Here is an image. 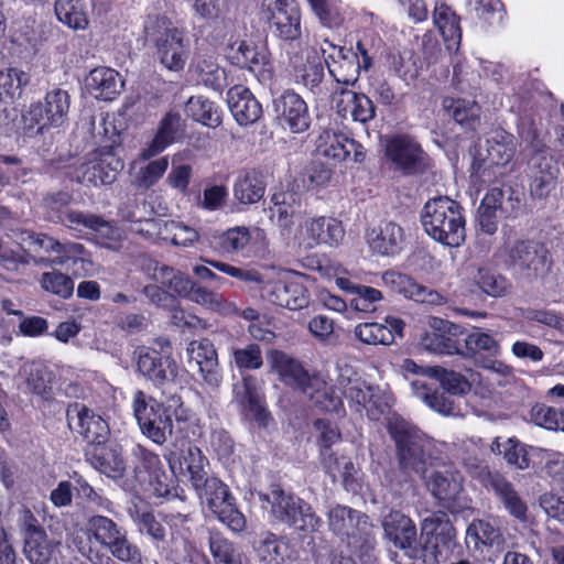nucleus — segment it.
I'll list each match as a JSON object with an SVG mask.
<instances>
[{"label":"nucleus","instance_id":"nucleus-1","mask_svg":"<svg viewBox=\"0 0 564 564\" xmlns=\"http://www.w3.org/2000/svg\"><path fill=\"white\" fill-rule=\"evenodd\" d=\"M387 430L395 445L398 470L388 475L392 487H402L412 475L423 477L427 468L426 438L412 423L397 413L387 416Z\"/></svg>","mask_w":564,"mask_h":564},{"label":"nucleus","instance_id":"nucleus-2","mask_svg":"<svg viewBox=\"0 0 564 564\" xmlns=\"http://www.w3.org/2000/svg\"><path fill=\"white\" fill-rule=\"evenodd\" d=\"M421 220L425 232L445 246L459 247L465 241L463 208L447 196L435 197L426 202Z\"/></svg>","mask_w":564,"mask_h":564},{"label":"nucleus","instance_id":"nucleus-3","mask_svg":"<svg viewBox=\"0 0 564 564\" xmlns=\"http://www.w3.org/2000/svg\"><path fill=\"white\" fill-rule=\"evenodd\" d=\"M145 37L153 44L161 64L173 72L184 69L189 56L186 33L166 18L156 17L145 25Z\"/></svg>","mask_w":564,"mask_h":564},{"label":"nucleus","instance_id":"nucleus-4","mask_svg":"<svg viewBox=\"0 0 564 564\" xmlns=\"http://www.w3.org/2000/svg\"><path fill=\"white\" fill-rule=\"evenodd\" d=\"M165 405L139 390L134 393L133 411L141 432L158 445H163L173 433V406H181V398H171Z\"/></svg>","mask_w":564,"mask_h":564},{"label":"nucleus","instance_id":"nucleus-5","mask_svg":"<svg viewBox=\"0 0 564 564\" xmlns=\"http://www.w3.org/2000/svg\"><path fill=\"white\" fill-rule=\"evenodd\" d=\"M507 263L527 283L543 282L553 260L549 249L531 239H518L507 247Z\"/></svg>","mask_w":564,"mask_h":564},{"label":"nucleus","instance_id":"nucleus-6","mask_svg":"<svg viewBox=\"0 0 564 564\" xmlns=\"http://www.w3.org/2000/svg\"><path fill=\"white\" fill-rule=\"evenodd\" d=\"M192 488L198 498L206 502L213 514L228 529L235 533H240L246 529L245 516L237 508L229 487L219 478L207 474Z\"/></svg>","mask_w":564,"mask_h":564},{"label":"nucleus","instance_id":"nucleus-7","mask_svg":"<svg viewBox=\"0 0 564 564\" xmlns=\"http://www.w3.org/2000/svg\"><path fill=\"white\" fill-rule=\"evenodd\" d=\"M271 514L275 520L306 533L316 532L322 524L311 505L282 487L273 490Z\"/></svg>","mask_w":564,"mask_h":564},{"label":"nucleus","instance_id":"nucleus-8","mask_svg":"<svg viewBox=\"0 0 564 564\" xmlns=\"http://www.w3.org/2000/svg\"><path fill=\"white\" fill-rule=\"evenodd\" d=\"M421 557L432 556L435 561L446 557L457 545L456 530L445 511H435L420 524Z\"/></svg>","mask_w":564,"mask_h":564},{"label":"nucleus","instance_id":"nucleus-9","mask_svg":"<svg viewBox=\"0 0 564 564\" xmlns=\"http://www.w3.org/2000/svg\"><path fill=\"white\" fill-rule=\"evenodd\" d=\"M532 147L534 153L528 162L529 191L533 199L545 200L557 186L560 167L542 143Z\"/></svg>","mask_w":564,"mask_h":564},{"label":"nucleus","instance_id":"nucleus-10","mask_svg":"<svg viewBox=\"0 0 564 564\" xmlns=\"http://www.w3.org/2000/svg\"><path fill=\"white\" fill-rule=\"evenodd\" d=\"M384 538L410 560L421 557L417 530L414 521L401 511L392 510L382 519Z\"/></svg>","mask_w":564,"mask_h":564},{"label":"nucleus","instance_id":"nucleus-11","mask_svg":"<svg viewBox=\"0 0 564 564\" xmlns=\"http://www.w3.org/2000/svg\"><path fill=\"white\" fill-rule=\"evenodd\" d=\"M425 487L442 507L454 512L464 494V477L453 467L433 470L425 477Z\"/></svg>","mask_w":564,"mask_h":564},{"label":"nucleus","instance_id":"nucleus-12","mask_svg":"<svg viewBox=\"0 0 564 564\" xmlns=\"http://www.w3.org/2000/svg\"><path fill=\"white\" fill-rule=\"evenodd\" d=\"M68 426L89 444L100 445L106 442L109 427L107 422L83 403L74 402L66 411Z\"/></svg>","mask_w":564,"mask_h":564},{"label":"nucleus","instance_id":"nucleus-13","mask_svg":"<svg viewBox=\"0 0 564 564\" xmlns=\"http://www.w3.org/2000/svg\"><path fill=\"white\" fill-rule=\"evenodd\" d=\"M170 468L174 475L188 478L191 486L200 481L208 473V459L203 452L189 442L182 448L171 451L166 456Z\"/></svg>","mask_w":564,"mask_h":564},{"label":"nucleus","instance_id":"nucleus-14","mask_svg":"<svg viewBox=\"0 0 564 564\" xmlns=\"http://www.w3.org/2000/svg\"><path fill=\"white\" fill-rule=\"evenodd\" d=\"M268 362L284 383L312 397L308 390L314 388L318 380L311 377L299 360L284 351L273 349L268 355Z\"/></svg>","mask_w":564,"mask_h":564},{"label":"nucleus","instance_id":"nucleus-15","mask_svg":"<svg viewBox=\"0 0 564 564\" xmlns=\"http://www.w3.org/2000/svg\"><path fill=\"white\" fill-rule=\"evenodd\" d=\"M386 155L395 169L404 174L422 172L425 165V154L421 145L406 135L392 138L387 142Z\"/></svg>","mask_w":564,"mask_h":564},{"label":"nucleus","instance_id":"nucleus-16","mask_svg":"<svg viewBox=\"0 0 564 564\" xmlns=\"http://www.w3.org/2000/svg\"><path fill=\"white\" fill-rule=\"evenodd\" d=\"M332 102L336 113L343 119L366 123L375 118L376 108L372 100L361 93L347 87H337L332 93Z\"/></svg>","mask_w":564,"mask_h":564},{"label":"nucleus","instance_id":"nucleus-17","mask_svg":"<svg viewBox=\"0 0 564 564\" xmlns=\"http://www.w3.org/2000/svg\"><path fill=\"white\" fill-rule=\"evenodd\" d=\"M234 393L247 415H250L259 427H267L271 414L265 406L257 378L251 375L243 376L241 381L235 384Z\"/></svg>","mask_w":564,"mask_h":564},{"label":"nucleus","instance_id":"nucleus-18","mask_svg":"<svg viewBox=\"0 0 564 564\" xmlns=\"http://www.w3.org/2000/svg\"><path fill=\"white\" fill-rule=\"evenodd\" d=\"M274 109L280 126L293 133H301L310 127V115L304 99L292 90L274 100Z\"/></svg>","mask_w":564,"mask_h":564},{"label":"nucleus","instance_id":"nucleus-19","mask_svg":"<svg viewBox=\"0 0 564 564\" xmlns=\"http://www.w3.org/2000/svg\"><path fill=\"white\" fill-rule=\"evenodd\" d=\"M188 362L198 368L204 382L217 389L223 380L219 371L218 355L214 344L207 339L193 340L187 347Z\"/></svg>","mask_w":564,"mask_h":564},{"label":"nucleus","instance_id":"nucleus-20","mask_svg":"<svg viewBox=\"0 0 564 564\" xmlns=\"http://www.w3.org/2000/svg\"><path fill=\"white\" fill-rule=\"evenodd\" d=\"M123 169V162L111 153L94 158L75 170L77 182L86 185L111 184Z\"/></svg>","mask_w":564,"mask_h":564},{"label":"nucleus","instance_id":"nucleus-21","mask_svg":"<svg viewBox=\"0 0 564 564\" xmlns=\"http://www.w3.org/2000/svg\"><path fill=\"white\" fill-rule=\"evenodd\" d=\"M138 371L156 386L176 377V364L153 348L140 347L134 351Z\"/></svg>","mask_w":564,"mask_h":564},{"label":"nucleus","instance_id":"nucleus-22","mask_svg":"<svg viewBox=\"0 0 564 564\" xmlns=\"http://www.w3.org/2000/svg\"><path fill=\"white\" fill-rule=\"evenodd\" d=\"M330 47L333 51L325 57L330 76L339 85L354 86L358 82L361 68L357 53L344 46L330 44Z\"/></svg>","mask_w":564,"mask_h":564},{"label":"nucleus","instance_id":"nucleus-23","mask_svg":"<svg viewBox=\"0 0 564 564\" xmlns=\"http://www.w3.org/2000/svg\"><path fill=\"white\" fill-rule=\"evenodd\" d=\"M263 297L289 310H302L308 305L306 288L299 281H272L263 286Z\"/></svg>","mask_w":564,"mask_h":564},{"label":"nucleus","instance_id":"nucleus-24","mask_svg":"<svg viewBox=\"0 0 564 564\" xmlns=\"http://www.w3.org/2000/svg\"><path fill=\"white\" fill-rule=\"evenodd\" d=\"M69 109V96L67 91L54 89L46 94L45 102L31 106L29 116L31 121L46 126H61Z\"/></svg>","mask_w":564,"mask_h":564},{"label":"nucleus","instance_id":"nucleus-25","mask_svg":"<svg viewBox=\"0 0 564 564\" xmlns=\"http://www.w3.org/2000/svg\"><path fill=\"white\" fill-rule=\"evenodd\" d=\"M382 280L392 292L402 294L406 299L429 304H441L443 301V296L438 292L427 289L406 274L387 271L383 273Z\"/></svg>","mask_w":564,"mask_h":564},{"label":"nucleus","instance_id":"nucleus-26","mask_svg":"<svg viewBox=\"0 0 564 564\" xmlns=\"http://www.w3.org/2000/svg\"><path fill=\"white\" fill-rule=\"evenodd\" d=\"M231 115L240 126L257 122L262 116V106L245 86L236 85L227 93Z\"/></svg>","mask_w":564,"mask_h":564},{"label":"nucleus","instance_id":"nucleus-27","mask_svg":"<svg viewBox=\"0 0 564 564\" xmlns=\"http://www.w3.org/2000/svg\"><path fill=\"white\" fill-rule=\"evenodd\" d=\"M191 73L197 84L215 91H221L227 86L226 72L219 66L214 54L197 51L191 63Z\"/></svg>","mask_w":564,"mask_h":564},{"label":"nucleus","instance_id":"nucleus-28","mask_svg":"<svg viewBox=\"0 0 564 564\" xmlns=\"http://www.w3.org/2000/svg\"><path fill=\"white\" fill-rule=\"evenodd\" d=\"M294 69V78L297 85H302L315 96L322 94L324 79V65L315 51L307 52L305 61L300 55L291 57Z\"/></svg>","mask_w":564,"mask_h":564},{"label":"nucleus","instance_id":"nucleus-29","mask_svg":"<svg viewBox=\"0 0 564 564\" xmlns=\"http://www.w3.org/2000/svg\"><path fill=\"white\" fill-rule=\"evenodd\" d=\"M403 229L394 221H381L367 232L370 249L380 256H393L401 250Z\"/></svg>","mask_w":564,"mask_h":564},{"label":"nucleus","instance_id":"nucleus-30","mask_svg":"<svg viewBox=\"0 0 564 564\" xmlns=\"http://www.w3.org/2000/svg\"><path fill=\"white\" fill-rule=\"evenodd\" d=\"M376 535L377 528L365 513L364 517L358 518L355 528L345 539V542L360 561L368 562L375 557L377 546Z\"/></svg>","mask_w":564,"mask_h":564},{"label":"nucleus","instance_id":"nucleus-31","mask_svg":"<svg viewBox=\"0 0 564 564\" xmlns=\"http://www.w3.org/2000/svg\"><path fill=\"white\" fill-rule=\"evenodd\" d=\"M484 486L494 492L496 498L511 516L521 520L525 518V502L522 500L512 482L502 474L495 471Z\"/></svg>","mask_w":564,"mask_h":564},{"label":"nucleus","instance_id":"nucleus-32","mask_svg":"<svg viewBox=\"0 0 564 564\" xmlns=\"http://www.w3.org/2000/svg\"><path fill=\"white\" fill-rule=\"evenodd\" d=\"M86 87L97 99L111 100L123 87L120 74L108 67L94 68L86 77Z\"/></svg>","mask_w":564,"mask_h":564},{"label":"nucleus","instance_id":"nucleus-33","mask_svg":"<svg viewBox=\"0 0 564 564\" xmlns=\"http://www.w3.org/2000/svg\"><path fill=\"white\" fill-rule=\"evenodd\" d=\"M341 221L332 217H318L306 224V235L311 240L310 247L317 245H338L344 238Z\"/></svg>","mask_w":564,"mask_h":564},{"label":"nucleus","instance_id":"nucleus-34","mask_svg":"<svg viewBox=\"0 0 564 564\" xmlns=\"http://www.w3.org/2000/svg\"><path fill=\"white\" fill-rule=\"evenodd\" d=\"M411 388L413 393L432 410L443 415L455 416L460 414V409L455 400L444 390H431L422 379L413 380Z\"/></svg>","mask_w":564,"mask_h":564},{"label":"nucleus","instance_id":"nucleus-35","mask_svg":"<svg viewBox=\"0 0 564 564\" xmlns=\"http://www.w3.org/2000/svg\"><path fill=\"white\" fill-rule=\"evenodd\" d=\"M182 132V118L178 113L169 112L162 119L160 129L151 143L142 150L141 158L149 160L164 151Z\"/></svg>","mask_w":564,"mask_h":564},{"label":"nucleus","instance_id":"nucleus-36","mask_svg":"<svg viewBox=\"0 0 564 564\" xmlns=\"http://www.w3.org/2000/svg\"><path fill=\"white\" fill-rule=\"evenodd\" d=\"M443 110L458 124L474 129L480 122V106L474 100L445 97L442 101Z\"/></svg>","mask_w":564,"mask_h":564},{"label":"nucleus","instance_id":"nucleus-37","mask_svg":"<svg viewBox=\"0 0 564 564\" xmlns=\"http://www.w3.org/2000/svg\"><path fill=\"white\" fill-rule=\"evenodd\" d=\"M231 61L241 68L256 70L265 67L270 63V54L265 46L252 42L240 41L235 48L232 46Z\"/></svg>","mask_w":564,"mask_h":564},{"label":"nucleus","instance_id":"nucleus-38","mask_svg":"<svg viewBox=\"0 0 564 564\" xmlns=\"http://www.w3.org/2000/svg\"><path fill=\"white\" fill-rule=\"evenodd\" d=\"M264 191L263 177L256 171L241 174L234 184V197L246 205L258 203L263 197Z\"/></svg>","mask_w":564,"mask_h":564},{"label":"nucleus","instance_id":"nucleus-39","mask_svg":"<svg viewBox=\"0 0 564 564\" xmlns=\"http://www.w3.org/2000/svg\"><path fill=\"white\" fill-rule=\"evenodd\" d=\"M91 464L100 473L111 478L121 477L126 469L121 448L116 445L97 447L91 457Z\"/></svg>","mask_w":564,"mask_h":564},{"label":"nucleus","instance_id":"nucleus-40","mask_svg":"<svg viewBox=\"0 0 564 564\" xmlns=\"http://www.w3.org/2000/svg\"><path fill=\"white\" fill-rule=\"evenodd\" d=\"M256 552L263 564H283L289 554V542L271 532L261 536Z\"/></svg>","mask_w":564,"mask_h":564},{"label":"nucleus","instance_id":"nucleus-41","mask_svg":"<svg viewBox=\"0 0 564 564\" xmlns=\"http://www.w3.org/2000/svg\"><path fill=\"white\" fill-rule=\"evenodd\" d=\"M66 219L73 225H82L96 231L100 238L110 241H118L121 238V230L100 216L83 212H68Z\"/></svg>","mask_w":564,"mask_h":564},{"label":"nucleus","instance_id":"nucleus-42","mask_svg":"<svg viewBox=\"0 0 564 564\" xmlns=\"http://www.w3.org/2000/svg\"><path fill=\"white\" fill-rule=\"evenodd\" d=\"M426 371L430 378L437 380L442 389L452 397H463L471 391V382L460 372L446 369L442 366H433V368Z\"/></svg>","mask_w":564,"mask_h":564},{"label":"nucleus","instance_id":"nucleus-43","mask_svg":"<svg viewBox=\"0 0 564 564\" xmlns=\"http://www.w3.org/2000/svg\"><path fill=\"white\" fill-rule=\"evenodd\" d=\"M356 150V141L343 134L326 132L319 138L317 151L325 158L336 162L346 161L351 151Z\"/></svg>","mask_w":564,"mask_h":564},{"label":"nucleus","instance_id":"nucleus-44","mask_svg":"<svg viewBox=\"0 0 564 564\" xmlns=\"http://www.w3.org/2000/svg\"><path fill=\"white\" fill-rule=\"evenodd\" d=\"M23 553L31 564H47L59 544L50 540L45 531L23 539Z\"/></svg>","mask_w":564,"mask_h":564},{"label":"nucleus","instance_id":"nucleus-45","mask_svg":"<svg viewBox=\"0 0 564 564\" xmlns=\"http://www.w3.org/2000/svg\"><path fill=\"white\" fill-rule=\"evenodd\" d=\"M466 539L473 541L476 549L482 544L500 551L505 545L500 530L485 520H474L467 528Z\"/></svg>","mask_w":564,"mask_h":564},{"label":"nucleus","instance_id":"nucleus-46","mask_svg":"<svg viewBox=\"0 0 564 564\" xmlns=\"http://www.w3.org/2000/svg\"><path fill=\"white\" fill-rule=\"evenodd\" d=\"M22 376L28 389L35 394L45 395L52 389L53 372L40 361L26 362L22 367Z\"/></svg>","mask_w":564,"mask_h":564},{"label":"nucleus","instance_id":"nucleus-47","mask_svg":"<svg viewBox=\"0 0 564 564\" xmlns=\"http://www.w3.org/2000/svg\"><path fill=\"white\" fill-rule=\"evenodd\" d=\"M250 241V231L247 227H234L210 239V246L221 254L242 250Z\"/></svg>","mask_w":564,"mask_h":564},{"label":"nucleus","instance_id":"nucleus-48","mask_svg":"<svg viewBox=\"0 0 564 564\" xmlns=\"http://www.w3.org/2000/svg\"><path fill=\"white\" fill-rule=\"evenodd\" d=\"M275 35L283 41H295L301 37V13L296 7L288 12H279L275 20L269 22Z\"/></svg>","mask_w":564,"mask_h":564},{"label":"nucleus","instance_id":"nucleus-49","mask_svg":"<svg viewBox=\"0 0 564 564\" xmlns=\"http://www.w3.org/2000/svg\"><path fill=\"white\" fill-rule=\"evenodd\" d=\"M464 341L465 349L460 350V355L464 357H474L479 352H486L492 357L500 354L499 341L480 328H474L467 334Z\"/></svg>","mask_w":564,"mask_h":564},{"label":"nucleus","instance_id":"nucleus-50","mask_svg":"<svg viewBox=\"0 0 564 564\" xmlns=\"http://www.w3.org/2000/svg\"><path fill=\"white\" fill-rule=\"evenodd\" d=\"M185 112L195 121L209 128L221 123V116L214 102L203 97H191L185 105Z\"/></svg>","mask_w":564,"mask_h":564},{"label":"nucleus","instance_id":"nucleus-51","mask_svg":"<svg viewBox=\"0 0 564 564\" xmlns=\"http://www.w3.org/2000/svg\"><path fill=\"white\" fill-rule=\"evenodd\" d=\"M505 217L513 215L521 207L519 193L511 186L492 187L484 197Z\"/></svg>","mask_w":564,"mask_h":564},{"label":"nucleus","instance_id":"nucleus-52","mask_svg":"<svg viewBox=\"0 0 564 564\" xmlns=\"http://www.w3.org/2000/svg\"><path fill=\"white\" fill-rule=\"evenodd\" d=\"M364 516L365 513L360 511L338 505L332 508L328 512V525L332 532L345 541L355 528L358 518Z\"/></svg>","mask_w":564,"mask_h":564},{"label":"nucleus","instance_id":"nucleus-53","mask_svg":"<svg viewBox=\"0 0 564 564\" xmlns=\"http://www.w3.org/2000/svg\"><path fill=\"white\" fill-rule=\"evenodd\" d=\"M433 21L443 40L447 43L458 44L462 37L457 15L444 3L436 4L433 12Z\"/></svg>","mask_w":564,"mask_h":564},{"label":"nucleus","instance_id":"nucleus-54","mask_svg":"<svg viewBox=\"0 0 564 564\" xmlns=\"http://www.w3.org/2000/svg\"><path fill=\"white\" fill-rule=\"evenodd\" d=\"M187 299L210 311L221 314H230L237 311L235 305L226 301L219 293L196 283Z\"/></svg>","mask_w":564,"mask_h":564},{"label":"nucleus","instance_id":"nucleus-55","mask_svg":"<svg viewBox=\"0 0 564 564\" xmlns=\"http://www.w3.org/2000/svg\"><path fill=\"white\" fill-rule=\"evenodd\" d=\"M28 76L22 70L9 68L0 72V104H10L21 95L22 86L28 84Z\"/></svg>","mask_w":564,"mask_h":564},{"label":"nucleus","instance_id":"nucleus-56","mask_svg":"<svg viewBox=\"0 0 564 564\" xmlns=\"http://www.w3.org/2000/svg\"><path fill=\"white\" fill-rule=\"evenodd\" d=\"M55 14L62 23L74 30H84L88 24L78 0H56Z\"/></svg>","mask_w":564,"mask_h":564},{"label":"nucleus","instance_id":"nucleus-57","mask_svg":"<svg viewBox=\"0 0 564 564\" xmlns=\"http://www.w3.org/2000/svg\"><path fill=\"white\" fill-rule=\"evenodd\" d=\"M209 549L216 564H242L234 543L219 532L209 533Z\"/></svg>","mask_w":564,"mask_h":564},{"label":"nucleus","instance_id":"nucleus-58","mask_svg":"<svg viewBox=\"0 0 564 564\" xmlns=\"http://www.w3.org/2000/svg\"><path fill=\"white\" fill-rule=\"evenodd\" d=\"M112 557L123 563L140 564L142 562V553L140 549L133 544L122 531L105 546Z\"/></svg>","mask_w":564,"mask_h":564},{"label":"nucleus","instance_id":"nucleus-59","mask_svg":"<svg viewBox=\"0 0 564 564\" xmlns=\"http://www.w3.org/2000/svg\"><path fill=\"white\" fill-rule=\"evenodd\" d=\"M87 530L104 547L122 532V529L112 519L104 516L90 517L87 521Z\"/></svg>","mask_w":564,"mask_h":564},{"label":"nucleus","instance_id":"nucleus-60","mask_svg":"<svg viewBox=\"0 0 564 564\" xmlns=\"http://www.w3.org/2000/svg\"><path fill=\"white\" fill-rule=\"evenodd\" d=\"M332 177V171L324 163L312 162L295 180L297 188L314 189L326 185Z\"/></svg>","mask_w":564,"mask_h":564},{"label":"nucleus","instance_id":"nucleus-61","mask_svg":"<svg viewBox=\"0 0 564 564\" xmlns=\"http://www.w3.org/2000/svg\"><path fill=\"white\" fill-rule=\"evenodd\" d=\"M355 335L368 345H391L394 341L392 330L379 323H362L355 327Z\"/></svg>","mask_w":564,"mask_h":564},{"label":"nucleus","instance_id":"nucleus-62","mask_svg":"<svg viewBox=\"0 0 564 564\" xmlns=\"http://www.w3.org/2000/svg\"><path fill=\"white\" fill-rule=\"evenodd\" d=\"M421 346L431 352L440 355H460L457 341L452 336L442 335L437 332H426L420 341Z\"/></svg>","mask_w":564,"mask_h":564},{"label":"nucleus","instance_id":"nucleus-63","mask_svg":"<svg viewBox=\"0 0 564 564\" xmlns=\"http://www.w3.org/2000/svg\"><path fill=\"white\" fill-rule=\"evenodd\" d=\"M41 286L55 295L63 299L72 296L74 291V282L67 275L57 270L44 272L40 280Z\"/></svg>","mask_w":564,"mask_h":564},{"label":"nucleus","instance_id":"nucleus-64","mask_svg":"<svg viewBox=\"0 0 564 564\" xmlns=\"http://www.w3.org/2000/svg\"><path fill=\"white\" fill-rule=\"evenodd\" d=\"M477 284L482 292L494 297L503 296L509 290V283L505 276L487 269H479Z\"/></svg>","mask_w":564,"mask_h":564}]
</instances>
